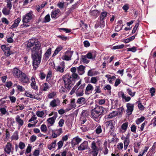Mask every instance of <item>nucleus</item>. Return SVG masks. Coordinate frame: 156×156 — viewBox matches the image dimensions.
Masks as SVG:
<instances>
[{
    "instance_id": "nucleus-1",
    "label": "nucleus",
    "mask_w": 156,
    "mask_h": 156,
    "mask_svg": "<svg viewBox=\"0 0 156 156\" xmlns=\"http://www.w3.org/2000/svg\"><path fill=\"white\" fill-rule=\"evenodd\" d=\"M25 47L28 49H31L33 62V66L35 69L38 67L41 61L42 50L41 44L37 39H31L26 42Z\"/></svg>"
},
{
    "instance_id": "nucleus-2",
    "label": "nucleus",
    "mask_w": 156,
    "mask_h": 156,
    "mask_svg": "<svg viewBox=\"0 0 156 156\" xmlns=\"http://www.w3.org/2000/svg\"><path fill=\"white\" fill-rule=\"evenodd\" d=\"M78 76V75L74 73L72 75V76L67 74L63 77L64 87L68 90H70L73 87L75 83L74 79L76 78Z\"/></svg>"
},
{
    "instance_id": "nucleus-3",
    "label": "nucleus",
    "mask_w": 156,
    "mask_h": 156,
    "mask_svg": "<svg viewBox=\"0 0 156 156\" xmlns=\"http://www.w3.org/2000/svg\"><path fill=\"white\" fill-rule=\"evenodd\" d=\"M33 12L32 11H30L23 17L22 21L23 23H28L33 18Z\"/></svg>"
},
{
    "instance_id": "nucleus-4",
    "label": "nucleus",
    "mask_w": 156,
    "mask_h": 156,
    "mask_svg": "<svg viewBox=\"0 0 156 156\" xmlns=\"http://www.w3.org/2000/svg\"><path fill=\"white\" fill-rule=\"evenodd\" d=\"M106 129L109 132L112 133L115 129V127L113 125L112 121L110 120L105 122Z\"/></svg>"
},
{
    "instance_id": "nucleus-5",
    "label": "nucleus",
    "mask_w": 156,
    "mask_h": 156,
    "mask_svg": "<svg viewBox=\"0 0 156 156\" xmlns=\"http://www.w3.org/2000/svg\"><path fill=\"white\" fill-rule=\"evenodd\" d=\"M88 142L87 141H85L78 147V149L79 151H83L88 149Z\"/></svg>"
},
{
    "instance_id": "nucleus-6",
    "label": "nucleus",
    "mask_w": 156,
    "mask_h": 156,
    "mask_svg": "<svg viewBox=\"0 0 156 156\" xmlns=\"http://www.w3.org/2000/svg\"><path fill=\"white\" fill-rule=\"evenodd\" d=\"M23 73V72L16 68H14L12 70L13 75L15 77L17 78H19Z\"/></svg>"
},
{
    "instance_id": "nucleus-7",
    "label": "nucleus",
    "mask_w": 156,
    "mask_h": 156,
    "mask_svg": "<svg viewBox=\"0 0 156 156\" xmlns=\"http://www.w3.org/2000/svg\"><path fill=\"white\" fill-rule=\"evenodd\" d=\"M20 81L22 83H27L29 82V79L26 74L23 73L19 78Z\"/></svg>"
},
{
    "instance_id": "nucleus-8",
    "label": "nucleus",
    "mask_w": 156,
    "mask_h": 156,
    "mask_svg": "<svg viewBox=\"0 0 156 156\" xmlns=\"http://www.w3.org/2000/svg\"><path fill=\"white\" fill-rule=\"evenodd\" d=\"M126 107L127 108V109L126 110L127 113L129 115H131L133 110V104L129 103H127L126 105Z\"/></svg>"
},
{
    "instance_id": "nucleus-9",
    "label": "nucleus",
    "mask_w": 156,
    "mask_h": 156,
    "mask_svg": "<svg viewBox=\"0 0 156 156\" xmlns=\"http://www.w3.org/2000/svg\"><path fill=\"white\" fill-rule=\"evenodd\" d=\"M73 53V51H66V54L62 57V59L66 61L70 60Z\"/></svg>"
},
{
    "instance_id": "nucleus-10",
    "label": "nucleus",
    "mask_w": 156,
    "mask_h": 156,
    "mask_svg": "<svg viewBox=\"0 0 156 156\" xmlns=\"http://www.w3.org/2000/svg\"><path fill=\"white\" fill-rule=\"evenodd\" d=\"M93 109L101 115L103 114L105 108L102 106L96 105L95 107Z\"/></svg>"
},
{
    "instance_id": "nucleus-11",
    "label": "nucleus",
    "mask_w": 156,
    "mask_h": 156,
    "mask_svg": "<svg viewBox=\"0 0 156 156\" xmlns=\"http://www.w3.org/2000/svg\"><path fill=\"white\" fill-rule=\"evenodd\" d=\"M96 54L95 51L90 52L88 53L86 55L87 58L89 59H94L96 56Z\"/></svg>"
},
{
    "instance_id": "nucleus-12",
    "label": "nucleus",
    "mask_w": 156,
    "mask_h": 156,
    "mask_svg": "<svg viewBox=\"0 0 156 156\" xmlns=\"http://www.w3.org/2000/svg\"><path fill=\"white\" fill-rule=\"evenodd\" d=\"M128 125V122H125L123 123L121 126V129L120 130V132L122 133L125 132L127 130Z\"/></svg>"
},
{
    "instance_id": "nucleus-13",
    "label": "nucleus",
    "mask_w": 156,
    "mask_h": 156,
    "mask_svg": "<svg viewBox=\"0 0 156 156\" xmlns=\"http://www.w3.org/2000/svg\"><path fill=\"white\" fill-rule=\"evenodd\" d=\"M12 145L10 143H7L5 147L4 150L5 152L7 154L10 153L11 150Z\"/></svg>"
},
{
    "instance_id": "nucleus-14",
    "label": "nucleus",
    "mask_w": 156,
    "mask_h": 156,
    "mask_svg": "<svg viewBox=\"0 0 156 156\" xmlns=\"http://www.w3.org/2000/svg\"><path fill=\"white\" fill-rule=\"evenodd\" d=\"M57 117V113L56 112L54 116L51 118H49L48 119L47 121L48 122L52 125L55 122V120Z\"/></svg>"
},
{
    "instance_id": "nucleus-15",
    "label": "nucleus",
    "mask_w": 156,
    "mask_h": 156,
    "mask_svg": "<svg viewBox=\"0 0 156 156\" xmlns=\"http://www.w3.org/2000/svg\"><path fill=\"white\" fill-rule=\"evenodd\" d=\"M60 101L58 99H54L50 103V105L53 108L59 105H60Z\"/></svg>"
},
{
    "instance_id": "nucleus-16",
    "label": "nucleus",
    "mask_w": 156,
    "mask_h": 156,
    "mask_svg": "<svg viewBox=\"0 0 156 156\" xmlns=\"http://www.w3.org/2000/svg\"><path fill=\"white\" fill-rule=\"evenodd\" d=\"M91 115L92 117L95 119V120L96 119H98L99 116L101 115L95 111V110L92 109L91 111Z\"/></svg>"
},
{
    "instance_id": "nucleus-17",
    "label": "nucleus",
    "mask_w": 156,
    "mask_h": 156,
    "mask_svg": "<svg viewBox=\"0 0 156 156\" xmlns=\"http://www.w3.org/2000/svg\"><path fill=\"white\" fill-rule=\"evenodd\" d=\"M85 67L83 65H81L77 68V69L78 71V73L79 75H82L84 73Z\"/></svg>"
},
{
    "instance_id": "nucleus-18",
    "label": "nucleus",
    "mask_w": 156,
    "mask_h": 156,
    "mask_svg": "<svg viewBox=\"0 0 156 156\" xmlns=\"http://www.w3.org/2000/svg\"><path fill=\"white\" fill-rule=\"evenodd\" d=\"M62 128H60L56 130L52 134L53 137L54 138H56L58 136H59L62 133Z\"/></svg>"
},
{
    "instance_id": "nucleus-19",
    "label": "nucleus",
    "mask_w": 156,
    "mask_h": 156,
    "mask_svg": "<svg viewBox=\"0 0 156 156\" xmlns=\"http://www.w3.org/2000/svg\"><path fill=\"white\" fill-rule=\"evenodd\" d=\"M118 96L119 97H120L121 96L122 99L125 100L126 101H128L130 100L131 98L129 97H126L124 93L122 92H121L119 93Z\"/></svg>"
},
{
    "instance_id": "nucleus-20",
    "label": "nucleus",
    "mask_w": 156,
    "mask_h": 156,
    "mask_svg": "<svg viewBox=\"0 0 156 156\" xmlns=\"http://www.w3.org/2000/svg\"><path fill=\"white\" fill-rule=\"evenodd\" d=\"M94 87L92 85L90 84L89 83L87 86L86 90L85 91V93L86 94H89L88 92L90 90H93Z\"/></svg>"
},
{
    "instance_id": "nucleus-21",
    "label": "nucleus",
    "mask_w": 156,
    "mask_h": 156,
    "mask_svg": "<svg viewBox=\"0 0 156 156\" xmlns=\"http://www.w3.org/2000/svg\"><path fill=\"white\" fill-rule=\"evenodd\" d=\"M31 87L34 90H37L38 88L37 86L36 85L35 79L33 77H32L31 79Z\"/></svg>"
},
{
    "instance_id": "nucleus-22",
    "label": "nucleus",
    "mask_w": 156,
    "mask_h": 156,
    "mask_svg": "<svg viewBox=\"0 0 156 156\" xmlns=\"http://www.w3.org/2000/svg\"><path fill=\"white\" fill-rule=\"evenodd\" d=\"M21 21V19L19 18H17L14 21V23L11 27V29H13L14 28L16 27L18 25V24Z\"/></svg>"
},
{
    "instance_id": "nucleus-23",
    "label": "nucleus",
    "mask_w": 156,
    "mask_h": 156,
    "mask_svg": "<svg viewBox=\"0 0 156 156\" xmlns=\"http://www.w3.org/2000/svg\"><path fill=\"white\" fill-rule=\"evenodd\" d=\"M51 48H49L44 54V58L46 60H47L49 58V55L51 54Z\"/></svg>"
},
{
    "instance_id": "nucleus-24",
    "label": "nucleus",
    "mask_w": 156,
    "mask_h": 156,
    "mask_svg": "<svg viewBox=\"0 0 156 156\" xmlns=\"http://www.w3.org/2000/svg\"><path fill=\"white\" fill-rule=\"evenodd\" d=\"M83 90L82 89H80V88H78L76 91V95L77 96L80 97L82 96L84 93H83Z\"/></svg>"
},
{
    "instance_id": "nucleus-25",
    "label": "nucleus",
    "mask_w": 156,
    "mask_h": 156,
    "mask_svg": "<svg viewBox=\"0 0 156 156\" xmlns=\"http://www.w3.org/2000/svg\"><path fill=\"white\" fill-rule=\"evenodd\" d=\"M11 9H8L6 7L3 8L2 10V13L5 15H8L10 13Z\"/></svg>"
},
{
    "instance_id": "nucleus-26",
    "label": "nucleus",
    "mask_w": 156,
    "mask_h": 156,
    "mask_svg": "<svg viewBox=\"0 0 156 156\" xmlns=\"http://www.w3.org/2000/svg\"><path fill=\"white\" fill-rule=\"evenodd\" d=\"M16 122L20 126H22L23 124V121L20 118L19 115H17L16 118Z\"/></svg>"
},
{
    "instance_id": "nucleus-27",
    "label": "nucleus",
    "mask_w": 156,
    "mask_h": 156,
    "mask_svg": "<svg viewBox=\"0 0 156 156\" xmlns=\"http://www.w3.org/2000/svg\"><path fill=\"white\" fill-rule=\"evenodd\" d=\"M60 12V10L59 9H58L54 11H53L52 12L51 16L52 18H55L58 14Z\"/></svg>"
},
{
    "instance_id": "nucleus-28",
    "label": "nucleus",
    "mask_w": 156,
    "mask_h": 156,
    "mask_svg": "<svg viewBox=\"0 0 156 156\" xmlns=\"http://www.w3.org/2000/svg\"><path fill=\"white\" fill-rule=\"evenodd\" d=\"M118 114V113L115 111H113V112L110 113L108 116V118L111 119L114 117L116 116Z\"/></svg>"
},
{
    "instance_id": "nucleus-29",
    "label": "nucleus",
    "mask_w": 156,
    "mask_h": 156,
    "mask_svg": "<svg viewBox=\"0 0 156 156\" xmlns=\"http://www.w3.org/2000/svg\"><path fill=\"white\" fill-rule=\"evenodd\" d=\"M107 15V13L106 12H101V21L102 23H104V20Z\"/></svg>"
},
{
    "instance_id": "nucleus-30",
    "label": "nucleus",
    "mask_w": 156,
    "mask_h": 156,
    "mask_svg": "<svg viewBox=\"0 0 156 156\" xmlns=\"http://www.w3.org/2000/svg\"><path fill=\"white\" fill-rule=\"evenodd\" d=\"M64 67H62L60 66H58L56 67V68H55V69L57 71L62 73L64 72Z\"/></svg>"
},
{
    "instance_id": "nucleus-31",
    "label": "nucleus",
    "mask_w": 156,
    "mask_h": 156,
    "mask_svg": "<svg viewBox=\"0 0 156 156\" xmlns=\"http://www.w3.org/2000/svg\"><path fill=\"white\" fill-rule=\"evenodd\" d=\"M144 119L145 117L144 116H142L140 118H138L136 120V123L138 125L144 121Z\"/></svg>"
},
{
    "instance_id": "nucleus-32",
    "label": "nucleus",
    "mask_w": 156,
    "mask_h": 156,
    "mask_svg": "<svg viewBox=\"0 0 156 156\" xmlns=\"http://www.w3.org/2000/svg\"><path fill=\"white\" fill-rule=\"evenodd\" d=\"M100 86H95L94 91H95V94L97 93H100L101 92Z\"/></svg>"
},
{
    "instance_id": "nucleus-33",
    "label": "nucleus",
    "mask_w": 156,
    "mask_h": 156,
    "mask_svg": "<svg viewBox=\"0 0 156 156\" xmlns=\"http://www.w3.org/2000/svg\"><path fill=\"white\" fill-rule=\"evenodd\" d=\"M56 141L55 140L53 142L51 143V144L48 145V148L49 149L51 150L52 148H54L55 146Z\"/></svg>"
},
{
    "instance_id": "nucleus-34",
    "label": "nucleus",
    "mask_w": 156,
    "mask_h": 156,
    "mask_svg": "<svg viewBox=\"0 0 156 156\" xmlns=\"http://www.w3.org/2000/svg\"><path fill=\"white\" fill-rule=\"evenodd\" d=\"M91 148L93 149V151H98V149L97 147L96 146V143L95 141H93L92 143Z\"/></svg>"
},
{
    "instance_id": "nucleus-35",
    "label": "nucleus",
    "mask_w": 156,
    "mask_h": 156,
    "mask_svg": "<svg viewBox=\"0 0 156 156\" xmlns=\"http://www.w3.org/2000/svg\"><path fill=\"white\" fill-rule=\"evenodd\" d=\"M70 105L71 106V108L69 109V110H70L71 109L75 107L76 106V104H75V99H72L71 101V103L70 104Z\"/></svg>"
},
{
    "instance_id": "nucleus-36",
    "label": "nucleus",
    "mask_w": 156,
    "mask_h": 156,
    "mask_svg": "<svg viewBox=\"0 0 156 156\" xmlns=\"http://www.w3.org/2000/svg\"><path fill=\"white\" fill-rule=\"evenodd\" d=\"M129 140L128 139H126L124 141V148L126 149L129 144Z\"/></svg>"
},
{
    "instance_id": "nucleus-37",
    "label": "nucleus",
    "mask_w": 156,
    "mask_h": 156,
    "mask_svg": "<svg viewBox=\"0 0 156 156\" xmlns=\"http://www.w3.org/2000/svg\"><path fill=\"white\" fill-rule=\"evenodd\" d=\"M85 100V98L84 97H81L79 98L76 101V103L79 104H81L82 103L84 102Z\"/></svg>"
},
{
    "instance_id": "nucleus-38",
    "label": "nucleus",
    "mask_w": 156,
    "mask_h": 156,
    "mask_svg": "<svg viewBox=\"0 0 156 156\" xmlns=\"http://www.w3.org/2000/svg\"><path fill=\"white\" fill-rule=\"evenodd\" d=\"M98 81V78L97 77H93L91 78L90 82V83L96 84Z\"/></svg>"
},
{
    "instance_id": "nucleus-39",
    "label": "nucleus",
    "mask_w": 156,
    "mask_h": 156,
    "mask_svg": "<svg viewBox=\"0 0 156 156\" xmlns=\"http://www.w3.org/2000/svg\"><path fill=\"white\" fill-rule=\"evenodd\" d=\"M41 129L42 132L44 133L47 130V128L46 125L44 124L41 125Z\"/></svg>"
},
{
    "instance_id": "nucleus-40",
    "label": "nucleus",
    "mask_w": 156,
    "mask_h": 156,
    "mask_svg": "<svg viewBox=\"0 0 156 156\" xmlns=\"http://www.w3.org/2000/svg\"><path fill=\"white\" fill-rule=\"evenodd\" d=\"M87 58L86 55H82L81 59L82 61L84 63H88L89 62V61L87 59Z\"/></svg>"
},
{
    "instance_id": "nucleus-41",
    "label": "nucleus",
    "mask_w": 156,
    "mask_h": 156,
    "mask_svg": "<svg viewBox=\"0 0 156 156\" xmlns=\"http://www.w3.org/2000/svg\"><path fill=\"white\" fill-rule=\"evenodd\" d=\"M50 20V16L49 14L47 15L44 18V22L47 23L49 22Z\"/></svg>"
},
{
    "instance_id": "nucleus-42",
    "label": "nucleus",
    "mask_w": 156,
    "mask_h": 156,
    "mask_svg": "<svg viewBox=\"0 0 156 156\" xmlns=\"http://www.w3.org/2000/svg\"><path fill=\"white\" fill-rule=\"evenodd\" d=\"M59 88L60 92L63 93L65 92L66 89L62 85H61Z\"/></svg>"
},
{
    "instance_id": "nucleus-43",
    "label": "nucleus",
    "mask_w": 156,
    "mask_h": 156,
    "mask_svg": "<svg viewBox=\"0 0 156 156\" xmlns=\"http://www.w3.org/2000/svg\"><path fill=\"white\" fill-rule=\"evenodd\" d=\"M19 147L21 150L23 149L25 147V144L24 143L20 142L19 144Z\"/></svg>"
},
{
    "instance_id": "nucleus-44",
    "label": "nucleus",
    "mask_w": 156,
    "mask_h": 156,
    "mask_svg": "<svg viewBox=\"0 0 156 156\" xmlns=\"http://www.w3.org/2000/svg\"><path fill=\"white\" fill-rule=\"evenodd\" d=\"M127 51H131L133 52H134L136 50V48L135 47H133L132 48H127Z\"/></svg>"
},
{
    "instance_id": "nucleus-45",
    "label": "nucleus",
    "mask_w": 156,
    "mask_h": 156,
    "mask_svg": "<svg viewBox=\"0 0 156 156\" xmlns=\"http://www.w3.org/2000/svg\"><path fill=\"white\" fill-rule=\"evenodd\" d=\"M73 141H75L76 142V144H78L80 142L81 140V139L79 138L78 136L74 138L73 139Z\"/></svg>"
},
{
    "instance_id": "nucleus-46",
    "label": "nucleus",
    "mask_w": 156,
    "mask_h": 156,
    "mask_svg": "<svg viewBox=\"0 0 156 156\" xmlns=\"http://www.w3.org/2000/svg\"><path fill=\"white\" fill-rule=\"evenodd\" d=\"M44 113L43 111H38L36 112V115L37 116L41 117L44 115Z\"/></svg>"
},
{
    "instance_id": "nucleus-47",
    "label": "nucleus",
    "mask_w": 156,
    "mask_h": 156,
    "mask_svg": "<svg viewBox=\"0 0 156 156\" xmlns=\"http://www.w3.org/2000/svg\"><path fill=\"white\" fill-rule=\"evenodd\" d=\"M95 131L97 134H99L100 133H101L102 132V129L101 126H98L96 129Z\"/></svg>"
},
{
    "instance_id": "nucleus-48",
    "label": "nucleus",
    "mask_w": 156,
    "mask_h": 156,
    "mask_svg": "<svg viewBox=\"0 0 156 156\" xmlns=\"http://www.w3.org/2000/svg\"><path fill=\"white\" fill-rule=\"evenodd\" d=\"M49 88V86L48 83H44L43 90L44 91L47 90Z\"/></svg>"
},
{
    "instance_id": "nucleus-49",
    "label": "nucleus",
    "mask_w": 156,
    "mask_h": 156,
    "mask_svg": "<svg viewBox=\"0 0 156 156\" xmlns=\"http://www.w3.org/2000/svg\"><path fill=\"white\" fill-rule=\"evenodd\" d=\"M124 47L123 44H121L120 45H117L114 46L113 47V49H121L123 48Z\"/></svg>"
},
{
    "instance_id": "nucleus-50",
    "label": "nucleus",
    "mask_w": 156,
    "mask_h": 156,
    "mask_svg": "<svg viewBox=\"0 0 156 156\" xmlns=\"http://www.w3.org/2000/svg\"><path fill=\"white\" fill-rule=\"evenodd\" d=\"M5 54L7 56H9L10 54V49L9 48L8 49L5 51H4Z\"/></svg>"
},
{
    "instance_id": "nucleus-51",
    "label": "nucleus",
    "mask_w": 156,
    "mask_h": 156,
    "mask_svg": "<svg viewBox=\"0 0 156 156\" xmlns=\"http://www.w3.org/2000/svg\"><path fill=\"white\" fill-rule=\"evenodd\" d=\"M31 149V147L30 146H28L27 147V149L26 150L25 152V154L26 155L28 154L30 152Z\"/></svg>"
},
{
    "instance_id": "nucleus-52",
    "label": "nucleus",
    "mask_w": 156,
    "mask_h": 156,
    "mask_svg": "<svg viewBox=\"0 0 156 156\" xmlns=\"http://www.w3.org/2000/svg\"><path fill=\"white\" fill-rule=\"evenodd\" d=\"M25 94L26 96L27 97H30V98H35V97L34 96L32 95L31 94L29 93L28 92H26L25 93Z\"/></svg>"
},
{
    "instance_id": "nucleus-53",
    "label": "nucleus",
    "mask_w": 156,
    "mask_h": 156,
    "mask_svg": "<svg viewBox=\"0 0 156 156\" xmlns=\"http://www.w3.org/2000/svg\"><path fill=\"white\" fill-rule=\"evenodd\" d=\"M127 90L130 96L133 97L135 93V92H132V90L129 89H127Z\"/></svg>"
},
{
    "instance_id": "nucleus-54",
    "label": "nucleus",
    "mask_w": 156,
    "mask_h": 156,
    "mask_svg": "<svg viewBox=\"0 0 156 156\" xmlns=\"http://www.w3.org/2000/svg\"><path fill=\"white\" fill-rule=\"evenodd\" d=\"M64 2H59L57 6L60 9H62L64 7Z\"/></svg>"
},
{
    "instance_id": "nucleus-55",
    "label": "nucleus",
    "mask_w": 156,
    "mask_h": 156,
    "mask_svg": "<svg viewBox=\"0 0 156 156\" xmlns=\"http://www.w3.org/2000/svg\"><path fill=\"white\" fill-rule=\"evenodd\" d=\"M12 137L15 140H17L18 139V136L17 132L16 131L14 133Z\"/></svg>"
},
{
    "instance_id": "nucleus-56",
    "label": "nucleus",
    "mask_w": 156,
    "mask_h": 156,
    "mask_svg": "<svg viewBox=\"0 0 156 156\" xmlns=\"http://www.w3.org/2000/svg\"><path fill=\"white\" fill-rule=\"evenodd\" d=\"M150 92L151 93V96H153L154 95V94L155 93V89L153 87L151 88L150 89Z\"/></svg>"
},
{
    "instance_id": "nucleus-57",
    "label": "nucleus",
    "mask_w": 156,
    "mask_h": 156,
    "mask_svg": "<svg viewBox=\"0 0 156 156\" xmlns=\"http://www.w3.org/2000/svg\"><path fill=\"white\" fill-rule=\"evenodd\" d=\"M56 93L53 92L49 94L48 95V97L49 98H53L55 95Z\"/></svg>"
},
{
    "instance_id": "nucleus-58",
    "label": "nucleus",
    "mask_w": 156,
    "mask_h": 156,
    "mask_svg": "<svg viewBox=\"0 0 156 156\" xmlns=\"http://www.w3.org/2000/svg\"><path fill=\"white\" fill-rule=\"evenodd\" d=\"M2 22L5 23L6 24H8L9 23V22L8 20L5 18H2Z\"/></svg>"
},
{
    "instance_id": "nucleus-59",
    "label": "nucleus",
    "mask_w": 156,
    "mask_h": 156,
    "mask_svg": "<svg viewBox=\"0 0 156 156\" xmlns=\"http://www.w3.org/2000/svg\"><path fill=\"white\" fill-rule=\"evenodd\" d=\"M64 123V120L61 119H60L58 122L59 126L60 127H62L63 126Z\"/></svg>"
},
{
    "instance_id": "nucleus-60",
    "label": "nucleus",
    "mask_w": 156,
    "mask_h": 156,
    "mask_svg": "<svg viewBox=\"0 0 156 156\" xmlns=\"http://www.w3.org/2000/svg\"><path fill=\"white\" fill-rule=\"evenodd\" d=\"M131 130L132 132L135 133L136 131V127L135 125H132L131 127Z\"/></svg>"
},
{
    "instance_id": "nucleus-61",
    "label": "nucleus",
    "mask_w": 156,
    "mask_h": 156,
    "mask_svg": "<svg viewBox=\"0 0 156 156\" xmlns=\"http://www.w3.org/2000/svg\"><path fill=\"white\" fill-rule=\"evenodd\" d=\"M120 83V80L119 79H117L116 80L115 83V87L117 86Z\"/></svg>"
},
{
    "instance_id": "nucleus-62",
    "label": "nucleus",
    "mask_w": 156,
    "mask_h": 156,
    "mask_svg": "<svg viewBox=\"0 0 156 156\" xmlns=\"http://www.w3.org/2000/svg\"><path fill=\"white\" fill-rule=\"evenodd\" d=\"M63 145V142L62 141H59L58 143V149H59L60 148H61L62 147V146Z\"/></svg>"
},
{
    "instance_id": "nucleus-63",
    "label": "nucleus",
    "mask_w": 156,
    "mask_h": 156,
    "mask_svg": "<svg viewBox=\"0 0 156 156\" xmlns=\"http://www.w3.org/2000/svg\"><path fill=\"white\" fill-rule=\"evenodd\" d=\"M156 150V142L154 143L152 148L150 149L151 151L153 152Z\"/></svg>"
},
{
    "instance_id": "nucleus-64",
    "label": "nucleus",
    "mask_w": 156,
    "mask_h": 156,
    "mask_svg": "<svg viewBox=\"0 0 156 156\" xmlns=\"http://www.w3.org/2000/svg\"><path fill=\"white\" fill-rule=\"evenodd\" d=\"M117 148L119 149H122L123 148V144L122 143H119L117 145Z\"/></svg>"
}]
</instances>
